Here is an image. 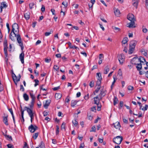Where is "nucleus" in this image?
<instances>
[{"instance_id": "obj_1", "label": "nucleus", "mask_w": 148, "mask_h": 148, "mask_svg": "<svg viewBox=\"0 0 148 148\" xmlns=\"http://www.w3.org/2000/svg\"><path fill=\"white\" fill-rule=\"evenodd\" d=\"M127 18L128 20L131 21L128 24V25L127 26L129 28L135 27V26L134 25L135 24L134 21H135L134 16L132 14H129L127 16Z\"/></svg>"}, {"instance_id": "obj_2", "label": "nucleus", "mask_w": 148, "mask_h": 148, "mask_svg": "<svg viewBox=\"0 0 148 148\" xmlns=\"http://www.w3.org/2000/svg\"><path fill=\"white\" fill-rule=\"evenodd\" d=\"M24 108L25 109V110L27 111V112L31 118V123H32L33 120L34 118V113L33 112L32 110L30 109L29 108L25 106L24 107Z\"/></svg>"}, {"instance_id": "obj_3", "label": "nucleus", "mask_w": 148, "mask_h": 148, "mask_svg": "<svg viewBox=\"0 0 148 148\" xmlns=\"http://www.w3.org/2000/svg\"><path fill=\"white\" fill-rule=\"evenodd\" d=\"M123 139V137L121 136H118L113 138V141L115 144H120Z\"/></svg>"}, {"instance_id": "obj_4", "label": "nucleus", "mask_w": 148, "mask_h": 148, "mask_svg": "<svg viewBox=\"0 0 148 148\" xmlns=\"http://www.w3.org/2000/svg\"><path fill=\"white\" fill-rule=\"evenodd\" d=\"M18 35H20L19 34H16L15 32H11L9 35V37L12 41H14L16 40V38L17 40Z\"/></svg>"}, {"instance_id": "obj_5", "label": "nucleus", "mask_w": 148, "mask_h": 148, "mask_svg": "<svg viewBox=\"0 0 148 148\" xmlns=\"http://www.w3.org/2000/svg\"><path fill=\"white\" fill-rule=\"evenodd\" d=\"M143 60L145 61V59L143 57L140 56L138 58L136 57H134L132 59L131 61V62L132 64L136 65L137 64V63L134 62L135 61L137 60L138 61V60Z\"/></svg>"}, {"instance_id": "obj_6", "label": "nucleus", "mask_w": 148, "mask_h": 148, "mask_svg": "<svg viewBox=\"0 0 148 148\" xmlns=\"http://www.w3.org/2000/svg\"><path fill=\"white\" fill-rule=\"evenodd\" d=\"M4 46V51L5 56V58H6L8 56V53L7 51L8 43L7 41L6 40L4 41L3 43Z\"/></svg>"}, {"instance_id": "obj_7", "label": "nucleus", "mask_w": 148, "mask_h": 148, "mask_svg": "<svg viewBox=\"0 0 148 148\" xmlns=\"http://www.w3.org/2000/svg\"><path fill=\"white\" fill-rule=\"evenodd\" d=\"M17 41L18 42L19 44V46L21 48V50L23 52V50L24 49V47L23 45L22 41L21 40V38L20 35H18L17 38Z\"/></svg>"}, {"instance_id": "obj_8", "label": "nucleus", "mask_w": 148, "mask_h": 148, "mask_svg": "<svg viewBox=\"0 0 148 148\" xmlns=\"http://www.w3.org/2000/svg\"><path fill=\"white\" fill-rule=\"evenodd\" d=\"M38 128V127L36 125H33L31 124L28 127V129L31 133H34Z\"/></svg>"}, {"instance_id": "obj_9", "label": "nucleus", "mask_w": 148, "mask_h": 148, "mask_svg": "<svg viewBox=\"0 0 148 148\" xmlns=\"http://www.w3.org/2000/svg\"><path fill=\"white\" fill-rule=\"evenodd\" d=\"M118 60L120 64H122L125 60V56L123 54H121L118 57Z\"/></svg>"}, {"instance_id": "obj_10", "label": "nucleus", "mask_w": 148, "mask_h": 148, "mask_svg": "<svg viewBox=\"0 0 148 148\" xmlns=\"http://www.w3.org/2000/svg\"><path fill=\"white\" fill-rule=\"evenodd\" d=\"M16 29H17V32H18V26L17 24L14 23L12 25V29L11 32H14V31Z\"/></svg>"}, {"instance_id": "obj_11", "label": "nucleus", "mask_w": 148, "mask_h": 148, "mask_svg": "<svg viewBox=\"0 0 148 148\" xmlns=\"http://www.w3.org/2000/svg\"><path fill=\"white\" fill-rule=\"evenodd\" d=\"M24 52L23 51V52L20 54L19 56V58L22 64H24Z\"/></svg>"}, {"instance_id": "obj_12", "label": "nucleus", "mask_w": 148, "mask_h": 148, "mask_svg": "<svg viewBox=\"0 0 148 148\" xmlns=\"http://www.w3.org/2000/svg\"><path fill=\"white\" fill-rule=\"evenodd\" d=\"M137 42L135 40H132L130 44V47L135 48Z\"/></svg>"}, {"instance_id": "obj_13", "label": "nucleus", "mask_w": 148, "mask_h": 148, "mask_svg": "<svg viewBox=\"0 0 148 148\" xmlns=\"http://www.w3.org/2000/svg\"><path fill=\"white\" fill-rule=\"evenodd\" d=\"M8 116L7 115L6 116H4L3 117V122L6 125H8Z\"/></svg>"}, {"instance_id": "obj_14", "label": "nucleus", "mask_w": 148, "mask_h": 148, "mask_svg": "<svg viewBox=\"0 0 148 148\" xmlns=\"http://www.w3.org/2000/svg\"><path fill=\"white\" fill-rule=\"evenodd\" d=\"M112 125L116 129H120V128L121 127V125L119 122H116L114 123Z\"/></svg>"}, {"instance_id": "obj_15", "label": "nucleus", "mask_w": 148, "mask_h": 148, "mask_svg": "<svg viewBox=\"0 0 148 148\" xmlns=\"http://www.w3.org/2000/svg\"><path fill=\"white\" fill-rule=\"evenodd\" d=\"M30 13L29 12L24 14V17L26 20H28L30 18Z\"/></svg>"}, {"instance_id": "obj_16", "label": "nucleus", "mask_w": 148, "mask_h": 148, "mask_svg": "<svg viewBox=\"0 0 148 148\" xmlns=\"http://www.w3.org/2000/svg\"><path fill=\"white\" fill-rule=\"evenodd\" d=\"M103 58V54H100L99 56V60L98 62V63L99 64H101L102 63V60Z\"/></svg>"}, {"instance_id": "obj_17", "label": "nucleus", "mask_w": 148, "mask_h": 148, "mask_svg": "<svg viewBox=\"0 0 148 148\" xmlns=\"http://www.w3.org/2000/svg\"><path fill=\"white\" fill-rule=\"evenodd\" d=\"M94 99L95 104H97L99 103L100 101H99V97L98 96H97L94 97Z\"/></svg>"}, {"instance_id": "obj_18", "label": "nucleus", "mask_w": 148, "mask_h": 148, "mask_svg": "<svg viewBox=\"0 0 148 148\" xmlns=\"http://www.w3.org/2000/svg\"><path fill=\"white\" fill-rule=\"evenodd\" d=\"M137 66H136L137 70L138 71H140L142 68V64L141 63H137L136 64Z\"/></svg>"}, {"instance_id": "obj_19", "label": "nucleus", "mask_w": 148, "mask_h": 148, "mask_svg": "<svg viewBox=\"0 0 148 148\" xmlns=\"http://www.w3.org/2000/svg\"><path fill=\"white\" fill-rule=\"evenodd\" d=\"M139 106L140 107V110H141L144 111L147 110L148 108V105L146 104L145 105V107L144 108H142V104Z\"/></svg>"}, {"instance_id": "obj_20", "label": "nucleus", "mask_w": 148, "mask_h": 148, "mask_svg": "<svg viewBox=\"0 0 148 148\" xmlns=\"http://www.w3.org/2000/svg\"><path fill=\"white\" fill-rule=\"evenodd\" d=\"M135 49V48L130 47L129 46V49L128 51L129 53L130 54H132L133 53V51H134Z\"/></svg>"}, {"instance_id": "obj_21", "label": "nucleus", "mask_w": 148, "mask_h": 148, "mask_svg": "<svg viewBox=\"0 0 148 148\" xmlns=\"http://www.w3.org/2000/svg\"><path fill=\"white\" fill-rule=\"evenodd\" d=\"M100 78L97 79V80L96 82V85L98 86V87H100L102 78Z\"/></svg>"}, {"instance_id": "obj_22", "label": "nucleus", "mask_w": 148, "mask_h": 148, "mask_svg": "<svg viewBox=\"0 0 148 148\" xmlns=\"http://www.w3.org/2000/svg\"><path fill=\"white\" fill-rule=\"evenodd\" d=\"M62 97V95L60 93H56L55 94V97L57 99H60Z\"/></svg>"}, {"instance_id": "obj_23", "label": "nucleus", "mask_w": 148, "mask_h": 148, "mask_svg": "<svg viewBox=\"0 0 148 148\" xmlns=\"http://www.w3.org/2000/svg\"><path fill=\"white\" fill-rule=\"evenodd\" d=\"M23 97L25 101H27L29 100V97L26 93L23 94Z\"/></svg>"}, {"instance_id": "obj_24", "label": "nucleus", "mask_w": 148, "mask_h": 148, "mask_svg": "<svg viewBox=\"0 0 148 148\" xmlns=\"http://www.w3.org/2000/svg\"><path fill=\"white\" fill-rule=\"evenodd\" d=\"M78 101L77 100H72L71 101V106L72 107H74L77 104Z\"/></svg>"}, {"instance_id": "obj_25", "label": "nucleus", "mask_w": 148, "mask_h": 148, "mask_svg": "<svg viewBox=\"0 0 148 148\" xmlns=\"http://www.w3.org/2000/svg\"><path fill=\"white\" fill-rule=\"evenodd\" d=\"M50 103V101L46 100V103L44 105V107L46 108H47L48 106L49 105Z\"/></svg>"}, {"instance_id": "obj_26", "label": "nucleus", "mask_w": 148, "mask_h": 148, "mask_svg": "<svg viewBox=\"0 0 148 148\" xmlns=\"http://www.w3.org/2000/svg\"><path fill=\"white\" fill-rule=\"evenodd\" d=\"M110 70L109 68L107 66L105 67L104 68V74H107L109 72Z\"/></svg>"}, {"instance_id": "obj_27", "label": "nucleus", "mask_w": 148, "mask_h": 148, "mask_svg": "<svg viewBox=\"0 0 148 148\" xmlns=\"http://www.w3.org/2000/svg\"><path fill=\"white\" fill-rule=\"evenodd\" d=\"M29 94L30 96L32 99L31 101H35V100L36 99V97H35V96L33 95V94L31 92L29 93Z\"/></svg>"}, {"instance_id": "obj_28", "label": "nucleus", "mask_w": 148, "mask_h": 148, "mask_svg": "<svg viewBox=\"0 0 148 148\" xmlns=\"http://www.w3.org/2000/svg\"><path fill=\"white\" fill-rule=\"evenodd\" d=\"M118 101V100L117 97H115L113 99L114 105V106L116 105Z\"/></svg>"}, {"instance_id": "obj_29", "label": "nucleus", "mask_w": 148, "mask_h": 148, "mask_svg": "<svg viewBox=\"0 0 148 148\" xmlns=\"http://www.w3.org/2000/svg\"><path fill=\"white\" fill-rule=\"evenodd\" d=\"M34 103L35 101H31L30 104L29 105V107L30 108H29L31 109V110H32V109L33 108Z\"/></svg>"}, {"instance_id": "obj_30", "label": "nucleus", "mask_w": 148, "mask_h": 148, "mask_svg": "<svg viewBox=\"0 0 148 148\" xmlns=\"http://www.w3.org/2000/svg\"><path fill=\"white\" fill-rule=\"evenodd\" d=\"M114 13L115 15L117 16H119L120 14V11L118 9H116V10H115Z\"/></svg>"}, {"instance_id": "obj_31", "label": "nucleus", "mask_w": 148, "mask_h": 148, "mask_svg": "<svg viewBox=\"0 0 148 148\" xmlns=\"http://www.w3.org/2000/svg\"><path fill=\"white\" fill-rule=\"evenodd\" d=\"M2 6L3 8H6L8 6L7 5H6V3L5 2H2L1 3V6Z\"/></svg>"}, {"instance_id": "obj_32", "label": "nucleus", "mask_w": 148, "mask_h": 148, "mask_svg": "<svg viewBox=\"0 0 148 148\" xmlns=\"http://www.w3.org/2000/svg\"><path fill=\"white\" fill-rule=\"evenodd\" d=\"M39 133L38 132L34 134H33V135L32 136V138L34 139H36L37 137H38V135Z\"/></svg>"}, {"instance_id": "obj_33", "label": "nucleus", "mask_w": 148, "mask_h": 148, "mask_svg": "<svg viewBox=\"0 0 148 148\" xmlns=\"http://www.w3.org/2000/svg\"><path fill=\"white\" fill-rule=\"evenodd\" d=\"M12 75H13L12 76L13 81H16V80H17L18 79H17V77L14 74V73H13V71H12Z\"/></svg>"}, {"instance_id": "obj_34", "label": "nucleus", "mask_w": 148, "mask_h": 148, "mask_svg": "<svg viewBox=\"0 0 148 148\" xmlns=\"http://www.w3.org/2000/svg\"><path fill=\"white\" fill-rule=\"evenodd\" d=\"M106 94V91H101L99 94V96H101V97H104Z\"/></svg>"}, {"instance_id": "obj_35", "label": "nucleus", "mask_w": 148, "mask_h": 148, "mask_svg": "<svg viewBox=\"0 0 148 148\" xmlns=\"http://www.w3.org/2000/svg\"><path fill=\"white\" fill-rule=\"evenodd\" d=\"M53 31L51 29L49 32H46L45 33V36H49L50 34H52L53 33Z\"/></svg>"}, {"instance_id": "obj_36", "label": "nucleus", "mask_w": 148, "mask_h": 148, "mask_svg": "<svg viewBox=\"0 0 148 148\" xmlns=\"http://www.w3.org/2000/svg\"><path fill=\"white\" fill-rule=\"evenodd\" d=\"M128 40V39L127 38H125L123 39L122 42L123 44H125L127 42Z\"/></svg>"}, {"instance_id": "obj_37", "label": "nucleus", "mask_w": 148, "mask_h": 148, "mask_svg": "<svg viewBox=\"0 0 148 148\" xmlns=\"http://www.w3.org/2000/svg\"><path fill=\"white\" fill-rule=\"evenodd\" d=\"M25 109L24 110H23L21 109V118L22 119L23 121V122H24L25 120L23 117L24 115V111L25 110Z\"/></svg>"}, {"instance_id": "obj_38", "label": "nucleus", "mask_w": 148, "mask_h": 148, "mask_svg": "<svg viewBox=\"0 0 148 148\" xmlns=\"http://www.w3.org/2000/svg\"><path fill=\"white\" fill-rule=\"evenodd\" d=\"M141 53L144 56H146L147 55V51H146L144 49H142L141 51Z\"/></svg>"}, {"instance_id": "obj_39", "label": "nucleus", "mask_w": 148, "mask_h": 148, "mask_svg": "<svg viewBox=\"0 0 148 148\" xmlns=\"http://www.w3.org/2000/svg\"><path fill=\"white\" fill-rule=\"evenodd\" d=\"M56 135H58L59 132V127L58 125H56Z\"/></svg>"}, {"instance_id": "obj_40", "label": "nucleus", "mask_w": 148, "mask_h": 148, "mask_svg": "<svg viewBox=\"0 0 148 148\" xmlns=\"http://www.w3.org/2000/svg\"><path fill=\"white\" fill-rule=\"evenodd\" d=\"M97 110L98 111H100L101 110V104L99 103L97 104Z\"/></svg>"}, {"instance_id": "obj_41", "label": "nucleus", "mask_w": 148, "mask_h": 148, "mask_svg": "<svg viewBox=\"0 0 148 148\" xmlns=\"http://www.w3.org/2000/svg\"><path fill=\"white\" fill-rule=\"evenodd\" d=\"M94 82L93 80L91 81L89 83V86L91 88L93 87L94 86Z\"/></svg>"}, {"instance_id": "obj_42", "label": "nucleus", "mask_w": 148, "mask_h": 148, "mask_svg": "<svg viewBox=\"0 0 148 148\" xmlns=\"http://www.w3.org/2000/svg\"><path fill=\"white\" fill-rule=\"evenodd\" d=\"M65 123L64 122H63L62 124V125L61 126V130H63L64 129L65 130Z\"/></svg>"}, {"instance_id": "obj_43", "label": "nucleus", "mask_w": 148, "mask_h": 148, "mask_svg": "<svg viewBox=\"0 0 148 148\" xmlns=\"http://www.w3.org/2000/svg\"><path fill=\"white\" fill-rule=\"evenodd\" d=\"M34 81L35 82V84H34V86L36 87L37 85H38V83L39 82V81L37 79H35L34 80Z\"/></svg>"}, {"instance_id": "obj_44", "label": "nucleus", "mask_w": 148, "mask_h": 148, "mask_svg": "<svg viewBox=\"0 0 148 148\" xmlns=\"http://www.w3.org/2000/svg\"><path fill=\"white\" fill-rule=\"evenodd\" d=\"M34 3H30L29 4V6L30 9H32L34 8Z\"/></svg>"}, {"instance_id": "obj_45", "label": "nucleus", "mask_w": 148, "mask_h": 148, "mask_svg": "<svg viewBox=\"0 0 148 148\" xmlns=\"http://www.w3.org/2000/svg\"><path fill=\"white\" fill-rule=\"evenodd\" d=\"M40 145H39V147L40 148H45V146H44V144L42 141H41Z\"/></svg>"}, {"instance_id": "obj_46", "label": "nucleus", "mask_w": 148, "mask_h": 148, "mask_svg": "<svg viewBox=\"0 0 148 148\" xmlns=\"http://www.w3.org/2000/svg\"><path fill=\"white\" fill-rule=\"evenodd\" d=\"M92 130H90V132H96V127L95 126H93L91 128Z\"/></svg>"}, {"instance_id": "obj_47", "label": "nucleus", "mask_w": 148, "mask_h": 148, "mask_svg": "<svg viewBox=\"0 0 148 148\" xmlns=\"http://www.w3.org/2000/svg\"><path fill=\"white\" fill-rule=\"evenodd\" d=\"M72 123L75 126H76L78 124V122L76 121V119H75L73 121Z\"/></svg>"}, {"instance_id": "obj_48", "label": "nucleus", "mask_w": 148, "mask_h": 148, "mask_svg": "<svg viewBox=\"0 0 148 148\" xmlns=\"http://www.w3.org/2000/svg\"><path fill=\"white\" fill-rule=\"evenodd\" d=\"M3 89V85H2L1 80H0V92L2 91Z\"/></svg>"}, {"instance_id": "obj_49", "label": "nucleus", "mask_w": 148, "mask_h": 148, "mask_svg": "<svg viewBox=\"0 0 148 148\" xmlns=\"http://www.w3.org/2000/svg\"><path fill=\"white\" fill-rule=\"evenodd\" d=\"M96 107L95 106H93V107H92L91 108V111L96 112Z\"/></svg>"}, {"instance_id": "obj_50", "label": "nucleus", "mask_w": 148, "mask_h": 148, "mask_svg": "<svg viewBox=\"0 0 148 148\" xmlns=\"http://www.w3.org/2000/svg\"><path fill=\"white\" fill-rule=\"evenodd\" d=\"M8 110L10 112L11 115H12V117L14 116V115L13 114V110L12 108H10L8 109Z\"/></svg>"}, {"instance_id": "obj_51", "label": "nucleus", "mask_w": 148, "mask_h": 148, "mask_svg": "<svg viewBox=\"0 0 148 148\" xmlns=\"http://www.w3.org/2000/svg\"><path fill=\"white\" fill-rule=\"evenodd\" d=\"M119 104L120 106L119 107V109H121L123 105V102L122 101H120Z\"/></svg>"}, {"instance_id": "obj_52", "label": "nucleus", "mask_w": 148, "mask_h": 148, "mask_svg": "<svg viewBox=\"0 0 148 148\" xmlns=\"http://www.w3.org/2000/svg\"><path fill=\"white\" fill-rule=\"evenodd\" d=\"M133 5L136 8H137V6L138 5V3L137 1H135L134 2L133 1Z\"/></svg>"}, {"instance_id": "obj_53", "label": "nucleus", "mask_w": 148, "mask_h": 148, "mask_svg": "<svg viewBox=\"0 0 148 148\" xmlns=\"http://www.w3.org/2000/svg\"><path fill=\"white\" fill-rule=\"evenodd\" d=\"M113 79L114 81L112 83V85H114L115 82H116V80L117 79V78L116 77V76L115 77L113 76Z\"/></svg>"}, {"instance_id": "obj_54", "label": "nucleus", "mask_w": 148, "mask_h": 148, "mask_svg": "<svg viewBox=\"0 0 148 148\" xmlns=\"http://www.w3.org/2000/svg\"><path fill=\"white\" fill-rule=\"evenodd\" d=\"M127 89L129 90H132L134 89V87L131 86H129L127 87Z\"/></svg>"}, {"instance_id": "obj_55", "label": "nucleus", "mask_w": 148, "mask_h": 148, "mask_svg": "<svg viewBox=\"0 0 148 148\" xmlns=\"http://www.w3.org/2000/svg\"><path fill=\"white\" fill-rule=\"evenodd\" d=\"M62 4L64 5L65 7H66L68 6V3L66 2L65 3L63 1L62 3Z\"/></svg>"}, {"instance_id": "obj_56", "label": "nucleus", "mask_w": 148, "mask_h": 148, "mask_svg": "<svg viewBox=\"0 0 148 148\" xmlns=\"http://www.w3.org/2000/svg\"><path fill=\"white\" fill-rule=\"evenodd\" d=\"M7 146L8 148H14L13 145L10 144L7 145Z\"/></svg>"}, {"instance_id": "obj_57", "label": "nucleus", "mask_w": 148, "mask_h": 148, "mask_svg": "<svg viewBox=\"0 0 148 148\" xmlns=\"http://www.w3.org/2000/svg\"><path fill=\"white\" fill-rule=\"evenodd\" d=\"M118 74L119 76H122V72L121 69H119L118 72Z\"/></svg>"}, {"instance_id": "obj_58", "label": "nucleus", "mask_w": 148, "mask_h": 148, "mask_svg": "<svg viewBox=\"0 0 148 148\" xmlns=\"http://www.w3.org/2000/svg\"><path fill=\"white\" fill-rule=\"evenodd\" d=\"M20 90L21 91H22L23 92H24L25 90V89L23 87V86L21 84L20 85Z\"/></svg>"}, {"instance_id": "obj_59", "label": "nucleus", "mask_w": 148, "mask_h": 148, "mask_svg": "<svg viewBox=\"0 0 148 148\" xmlns=\"http://www.w3.org/2000/svg\"><path fill=\"white\" fill-rule=\"evenodd\" d=\"M113 29H114L116 31V32L119 31L120 30V28L117 27H114L113 28Z\"/></svg>"}, {"instance_id": "obj_60", "label": "nucleus", "mask_w": 148, "mask_h": 148, "mask_svg": "<svg viewBox=\"0 0 148 148\" xmlns=\"http://www.w3.org/2000/svg\"><path fill=\"white\" fill-rule=\"evenodd\" d=\"M97 76L98 77V78L97 79H100V78H102L101 76V74L100 73H97Z\"/></svg>"}, {"instance_id": "obj_61", "label": "nucleus", "mask_w": 148, "mask_h": 148, "mask_svg": "<svg viewBox=\"0 0 148 148\" xmlns=\"http://www.w3.org/2000/svg\"><path fill=\"white\" fill-rule=\"evenodd\" d=\"M53 68L56 71H58L59 69V67H58L57 65H55L54 66Z\"/></svg>"}, {"instance_id": "obj_62", "label": "nucleus", "mask_w": 148, "mask_h": 148, "mask_svg": "<svg viewBox=\"0 0 148 148\" xmlns=\"http://www.w3.org/2000/svg\"><path fill=\"white\" fill-rule=\"evenodd\" d=\"M36 24H37V22H36V21H34L33 23L32 24V27L33 28H35L36 25Z\"/></svg>"}, {"instance_id": "obj_63", "label": "nucleus", "mask_w": 148, "mask_h": 148, "mask_svg": "<svg viewBox=\"0 0 148 148\" xmlns=\"http://www.w3.org/2000/svg\"><path fill=\"white\" fill-rule=\"evenodd\" d=\"M70 101L69 96H68L65 99V101L67 103H68Z\"/></svg>"}, {"instance_id": "obj_64", "label": "nucleus", "mask_w": 148, "mask_h": 148, "mask_svg": "<svg viewBox=\"0 0 148 148\" xmlns=\"http://www.w3.org/2000/svg\"><path fill=\"white\" fill-rule=\"evenodd\" d=\"M145 5L147 8L148 9V0H146L145 1Z\"/></svg>"}]
</instances>
